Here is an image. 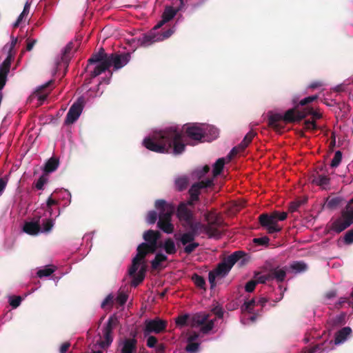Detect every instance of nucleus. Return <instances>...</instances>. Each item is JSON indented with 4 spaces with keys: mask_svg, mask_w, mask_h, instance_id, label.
I'll use <instances>...</instances> for the list:
<instances>
[{
    "mask_svg": "<svg viewBox=\"0 0 353 353\" xmlns=\"http://www.w3.org/2000/svg\"><path fill=\"white\" fill-rule=\"evenodd\" d=\"M182 139L181 132L177 128L170 127L144 139L143 143L152 152L177 155L183 152L185 148Z\"/></svg>",
    "mask_w": 353,
    "mask_h": 353,
    "instance_id": "obj_1",
    "label": "nucleus"
},
{
    "mask_svg": "<svg viewBox=\"0 0 353 353\" xmlns=\"http://www.w3.org/2000/svg\"><path fill=\"white\" fill-rule=\"evenodd\" d=\"M308 115H312L313 121L320 119L322 114L313 110L310 107H305L302 110L296 108L288 110L283 115L281 114H271L268 118V125L276 131H280L284 128V125L281 121L285 123L299 122Z\"/></svg>",
    "mask_w": 353,
    "mask_h": 353,
    "instance_id": "obj_2",
    "label": "nucleus"
},
{
    "mask_svg": "<svg viewBox=\"0 0 353 353\" xmlns=\"http://www.w3.org/2000/svg\"><path fill=\"white\" fill-rule=\"evenodd\" d=\"M245 256V252L241 250L236 251L228 257L224 258L223 260L217 265L215 269L210 271L208 274V279L211 288L216 286L215 279L216 278L225 277L236 263H239L241 266L243 265L246 261Z\"/></svg>",
    "mask_w": 353,
    "mask_h": 353,
    "instance_id": "obj_3",
    "label": "nucleus"
},
{
    "mask_svg": "<svg viewBox=\"0 0 353 353\" xmlns=\"http://www.w3.org/2000/svg\"><path fill=\"white\" fill-rule=\"evenodd\" d=\"M155 208L159 211L157 226L165 233L171 234L174 231V225L171 223L172 216L175 211L173 204L167 203L163 199L157 200Z\"/></svg>",
    "mask_w": 353,
    "mask_h": 353,
    "instance_id": "obj_4",
    "label": "nucleus"
},
{
    "mask_svg": "<svg viewBox=\"0 0 353 353\" xmlns=\"http://www.w3.org/2000/svg\"><path fill=\"white\" fill-rule=\"evenodd\" d=\"M108 56L103 48H101L97 52L93 53L88 60L86 69L90 72V79L95 78L106 70H108ZM88 83H90L89 80Z\"/></svg>",
    "mask_w": 353,
    "mask_h": 353,
    "instance_id": "obj_5",
    "label": "nucleus"
},
{
    "mask_svg": "<svg viewBox=\"0 0 353 353\" xmlns=\"http://www.w3.org/2000/svg\"><path fill=\"white\" fill-rule=\"evenodd\" d=\"M288 214L285 212L274 211L270 214L263 213L258 217L261 227L265 228L268 234H274L281 231L282 228L279 225V221L286 219Z\"/></svg>",
    "mask_w": 353,
    "mask_h": 353,
    "instance_id": "obj_6",
    "label": "nucleus"
},
{
    "mask_svg": "<svg viewBox=\"0 0 353 353\" xmlns=\"http://www.w3.org/2000/svg\"><path fill=\"white\" fill-rule=\"evenodd\" d=\"M353 223V197L346 205L345 210L341 212V216L332 224V229L340 233L350 227Z\"/></svg>",
    "mask_w": 353,
    "mask_h": 353,
    "instance_id": "obj_7",
    "label": "nucleus"
},
{
    "mask_svg": "<svg viewBox=\"0 0 353 353\" xmlns=\"http://www.w3.org/2000/svg\"><path fill=\"white\" fill-rule=\"evenodd\" d=\"M205 221L207 224L204 229L210 237L218 236L220 235L219 228L223 224L221 216L215 210L207 211L204 214Z\"/></svg>",
    "mask_w": 353,
    "mask_h": 353,
    "instance_id": "obj_8",
    "label": "nucleus"
},
{
    "mask_svg": "<svg viewBox=\"0 0 353 353\" xmlns=\"http://www.w3.org/2000/svg\"><path fill=\"white\" fill-rule=\"evenodd\" d=\"M209 314L196 313L190 319V326L192 327H201V332L204 334H208L213 329L215 321V320H209Z\"/></svg>",
    "mask_w": 353,
    "mask_h": 353,
    "instance_id": "obj_9",
    "label": "nucleus"
},
{
    "mask_svg": "<svg viewBox=\"0 0 353 353\" xmlns=\"http://www.w3.org/2000/svg\"><path fill=\"white\" fill-rule=\"evenodd\" d=\"M145 327L143 329L144 336L150 333L159 334L164 332L168 326V321L156 317L153 319L145 321Z\"/></svg>",
    "mask_w": 353,
    "mask_h": 353,
    "instance_id": "obj_10",
    "label": "nucleus"
},
{
    "mask_svg": "<svg viewBox=\"0 0 353 353\" xmlns=\"http://www.w3.org/2000/svg\"><path fill=\"white\" fill-rule=\"evenodd\" d=\"M130 59V54L127 53H112L108 56V69L112 65L114 70H117L125 66Z\"/></svg>",
    "mask_w": 353,
    "mask_h": 353,
    "instance_id": "obj_11",
    "label": "nucleus"
},
{
    "mask_svg": "<svg viewBox=\"0 0 353 353\" xmlns=\"http://www.w3.org/2000/svg\"><path fill=\"white\" fill-rule=\"evenodd\" d=\"M213 184V180L212 179H207L206 180L194 183L192 185L188 191L190 198L192 199L193 201H199L201 190L211 187Z\"/></svg>",
    "mask_w": 353,
    "mask_h": 353,
    "instance_id": "obj_12",
    "label": "nucleus"
},
{
    "mask_svg": "<svg viewBox=\"0 0 353 353\" xmlns=\"http://www.w3.org/2000/svg\"><path fill=\"white\" fill-rule=\"evenodd\" d=\"M83 110L82 103L77 101L74 103L67 113L65 124L70 125L74 123L81 115Z\"/></svg>",
    "mask_w": 353,
    "mask_h": 353,
    "instance_id": "obj_13",
    "label": "nucleus"
},
{
    "mask_svg": "<svg viewBox=\"0 0 353 353\" xmlns=\"http://www.w3.org/2000/svg\"><path fill=\"white\" fill-rule=\"evenodd\" d=\"M40 219V216H34L32 221L25 222L23 231L29 235H37L41 232Z\"/></svg>",
    "mask_w": 353,
    "mask_h": 353,
    "instance_id": "obj_14",
    "label": "nucleus"
},
{
    "mask_svg": "<svg viewBox=\"0 0 353 353\" xmlns=\"http://www.w3.org/2000/svg\"><path fill=\"white\" fill-rule=\"evenodd\" d=\"M14 53H8L6 59L0 66V91L3 88L7 80V75L10 71L12 59Z\"/></svg>",
    "mask_w": 353,
    "mask_h": 353,
    "instance_id": "obj_15",
    "label": "nucleus"
},
{
    "mask_svg": "<svg viewBox=\"0 0 353 353\" xmlns=\"http://www.w3.org/2000/svg\"><path fill=\"white\" fill-rule=\"evenodd\" d=\"M176 216L180 221L185 223H190L191 219H193L194 215L192 211L189 209L188 204L181 202L176 210Z\"/></svg>",
    "mask_w": 353,
    "mask_h": 353,
    "instance_id": "obj_16",
    "label": "nucleus"
},
{
    "mask_svg": "<svg viewBox=\"0 0 353 353\" xmlns=\"http://www.w3.org/2000/svg\"><path fill=\"white\" fill-rule=\"evenodd\" d=\"M121 353H135L137 349V340L133 338L125 339L121 343Z\"/></svg>",
    "mask_w": 353,
    "mask_h": 353,
    "instance_id": "obj_17",
    "label": "nucleus"
},
{
    "mask_svg": "<svg viewBox=\"0 0 353 353\" xmlns=\"http://www.w3.org/2000/svg\"><path fill=\"white\" fill-rule=\"evenodd\" d=\"M185 133L189 138L194 141H201L205 137L202 128L195 125L188 126L185 129Z\"/></svg>",
    "mask_w": 353,
    "mask_h": 353,
    "instance_id": "obj_18",
    "label": "nucleus"
},
{
    "mask_svg": "<svg viewBox=\"0 0 353 353\" xmlns=\"http://www.w3.org/2000/svg\"><path fill=\"white\" fill-rule=\"evenodd\" d=\"M269 272L272 281L276 280V282L281 283L285 279L287 274V268H280L279 266H277L276 268L270 269Z\"/></svg>",
    "mask_w": 353,
    "mask_h": 353,
    "instance_id": "obj_19",
    "label": "nucleus"
},
{
    "mask_svg": "<svg viewBox=\"0 0 353 353\" xmlns=\"http://www.w3.org/2000/svg\"><path fill=\"white\" fill-rule=\"evenodd\" d=\"M180 1V6H179L177 8L174 9L172 6H166L165 8V10L162 14V19H163V22H168L171 19H172L174 16L176 14L177 12H179L180 10L182 9L184 3L183 0H179Z\"/></svg>",
    "mask_w": 353,
    "mask_h": 353,
    "instance_id": "obj_20",
    "label": "nucleus"
},
{
    "mask_svg": "<svg viewBox=\"0 0 353 353\" xmlns=\"http://www.w3.org/2000/svg\"><path fill=\"white\" fill-rule=\"evenodd\" d=\"M158 41L159 39H157V34L152 30L148 34H143L142 37L139 39L140 45L143 47H148Z\"/></svg>",
    "mask_w": 353,
    "mask_h": 353,
    "instance_id": "obj_21",
    "label": "nucleus"
},
{
    "mask_svg": "<svg viewBox=\"0 0 353 353\" xmlns=\"http://www.w3.org/2000/svg\"><path fill=\"white\" fill-rule=\"evenodd\" d=\"M103 339L99 342V345L102 348H108L113 341L112 330L110 328L103 327Z\"/></svg>",
    "mask_w": 353,
    "mask_h": 353,
    "instance_id": "obj_22",
    "label": "nucleus"
},
{
    "mask_svg": "<svg viewBox=\"0 0 353 353\" xmlns=\"http://www.w3.org/2000/svg\"><path fill=\"white\" fill-rule=\"evenodd\" d=\"M189 185V178L185 175L176 177L174 180L175 189L179 192L185 190Z\"/></svg>",
    "mask_w": 353,
    "mask_h": 353,
    "instance_id": "obj_23",
    "label": "nucleus"
},
{
    "mask_svg": "<svg viewBox=\"0 0 353 353\" xmlns=\"http://www.w3.org/2000/svg\"><path fill=\"white\" fill-rule=\"evenodd\" d=\"M161 237V233L157 230H149L143 233V238L145 243H157Z\"/></svg>",
    "mask_w": 353,
    "mask_h": 353,
    "instance_id": "obj_24",
    "label": "nucleus"
},
{
    "mask_svg": "<svg viewBox=\"0 0 353 353\" xmlns=\"http://www.w3.org/2000/svg\"><path fill=\"white\" fill-rule=\"evenodd\" d=\"M352 330L350 327H345L336 333L335 344H340L344 342L347 337L351 334Z\"/></svg>",
    "mask_w": 353,
    "mask_h": 353,
    "instance_id": "obj_25",
    "label": "nucleus"
},
{
    "mask_svg": "<svg viewBox=\"0 0 353 353\" xmlns=\"http://www.w3.org/2000/svg\"><path fill=\"white\" fill-rule=\"evenodd\" d=\"M59 159L55 157H51L47 161L44 166V172L46 173H50L55 171L59 166Z\"/></svg>",
    "mask_w": 353,
    "mask_h": 353,
    "instance_id": "obj_26",
    "label": "nucleus"
},
{
    "mask_svg": "<svg viewBox=\"0 0 353 353\" xmlns=\"http://www.w3.org/2000/svg\"><path fill=\"white\" fill-rule=\"evenodd\" d=\"M330 179L327 176L319 174L316 176H314L312 179V183L316 184V185L325 188V186L330 184Z\"/></svg>",
    "mask_w": 353,
    "mask_h": 353,
    "instance_id": "obj_27",
    "label": "nucleus"
},
{
    "mask_svg": "<svg viewBox=\"0 0 353 353\" xmlns=\"http://www.w3.org/2000/svg\"><path fill=\"white\" fill-rule=\"evenodd\" d=\"M145 245L146 243H141L138 245L137 249V253L134 257L142 263L145 262V258L149 254L148 250L145 248Z\"/></svg>",
    "mask_w": 353,
    "mask_h": 353,
    "instance_id": "obj_28",
    "label": "nucleus"
},
{
    "mask_svg": "<svg viewBox=\"0 0 353 353\" xmlns=\"http://www.w3.org/2000/svg\"><path fill=\"white\" fill-rule=\"evenodd\" d=\"M256 134V133L254 132L253 130H250V132H248L243 138V141L239 144V148H241V150H244L252 142L253 138L255 137Z\"/></svg>",
    "mask_w": 353,
    "mask_h": 353,
    "instance_id": "obj_29",
    "label": "nucleus"
},
{
    "mask_svg": "<svg viewBox=\"0 0 353 353\" xmlns=\"http://www.w3.org/2000/svg\"><path fill=\"white\" fill-rule=\"evenodd\" d=\"M343 199L341 196L328 197L325 202V206L327 208L333 210L336 208L342 202Z\"/></svg>",
    "mask_w": 353,
    "mask_h": 353,
    "instance_id": "obj_30",
    "label": "nucleus"
},
{
    "mask_svg": "<svg viewBox=\"0 0 353 353\" xmlns=\"http://www.w3.org/2000/svg\"><path fill=\"white\" fill-rule=\"evenodd\" d=\"M225 159L219 158L216 160L213 165V176L214 177L219 176L223 170L225 165Z\"/></svg>",
    "mask_w": 353,
    "mask_h": 353,
    "instance_id": "obj_31",
    "label": "nucleus"
},
{
    "mask_svg": "<svg viewBox=\"0 0 353 353\" xmlns=\"http://www.w3.org/2000/svg\"><path fill=\"white\" fill-rule=\"evenodd\" d=\"M167 260V256L162 253H158L156 254L154 259L151 261V267L153 270H157L159 268L161 263Z\"/></svg>",
    "mask_w": 353,
    "mask_h": 353,
    "instance_id": "obj_32",
    "label": "nucleus"
},
{
    "mask_svg": "<svg viewBox=\"0 0 353 353\" xmlns=\"http://www.w3.org/2000/svg\"><path fill=\"white\" fill-rule=\"evenodd\" d=\"M163 248L168 254H174L176 252L174 242L171 238H168L165 241Z\"/></svg>",
    "mask_w": 353,
    "mask_h": 353,
    "instance_id": "obj_33",
    "label": "nucleus"
},
{
    "mask_svg": "<svg viewBox=\"0 0 353 353\" xmlns=\"http://www.w3.org/2000/svg\"><path fill=\"white\" fill-rule=\"evenodd\" d=\"M195 236L196 235L193 232L189 231L188 232L183 233L181 236L179 241L183 245H185L188 243L194 242Z\"/></svg>",
    "mask_w": 353,
    "mask_h": 353,
    "instance_id": "obj_34",
    "label": "nucleus"
},
{
    "mask_svg": "<svg viewBox=\"0 0 353 353\" xmlns=\"http://www.w3.org/2000/svg\"><path fill=\"white\" fill-rule=\"evenodd\" d=\"M290 268L296 272H303L307 270V265L303 261H294L290 265Z\"/></svg>",
    "mask_w": 353,
    "mask_h": 353,
    "instance_id": "obj_35",
    "label": "nucleus"
},
{
    "mask_svg": "<svg viewBox=\"0 0 353 353\" xmlns=\"http://www.w3.org/2000/svg\"><path fill=\"white\" fill-rule=\"evenodd\" d=\"M255 305H258L257 301H256L254 299H252L251 300L245 301L241 307V310L243 312H248L251 313Z\"/></svg>",
    "mask_w": 353,
    "mask_h": 353,
    "instance_id": "obj_36",
    "label": "nucleus"
},
{
    "mask_svg": "<svg viewBox=\"0 0 353 353\" xmlns=\"http://www.w3.org/2000/svg\"><path fill=\"white\" fill-rule=\"evenodd\" d=\"M55 270L56 269L54 266L47 265L43 269L38 270L37 274L39 278L48 276L51 275Z\"/></svg>",
    "mask_w": 353,
    "mask_h": 353,
    "instance_id": "obj_37",
    "label": "nucleus"
},
{
    "mask_svg": "<svg viewBox=\"0 0 353 353\" xmlns=\"http://www.w3.org/2000/svg\"><path fill=\"white\" fill-rule=\"evenodd\" d=\"M307 199L306 198L302 199L296 200L290 203L289 210L291 212H294L298 210V209L305 203H306Z\"/></svg>",
    "mask_w": 353,
    "mask_h": 353,
    "instance_id": "obj_38",
    "label": "nucleus"
},
{
    "mask_svg": "<svg viewBox=\"0 0 353 353\" xmlns=\"http://www.w3.org/2000/svg\"><path fill=\"white\" fill-rule=\"evenodd\" d=\"M175 32L174 27L169 28L168 30L162 32H158L157 34V39L159 41H163L172 35V34Z\"/></svg>",
    "mask_w": 353,
    "mask_h": 353,
    "instance_id": "obj_39",
    "label": "nucleus"
},
{
    "mask_svg": "<svg viewBox=\"0 0 353 353\" xmlns=\"http://www.w3.org/2000/svg\"><path fill=\"white\" fill-rule=\"evenodd\" d=\"M74 48V44L72 42L68 43L66 46L63 48V50L62 52V57L61 59L63 61H68V60L70 58V54L71 53V51L72 48Z\"/></svg>",
    "mask_w": 353,
    "mask_h": 353,
    "instance_id": "obj_40",
    "label": "nucleus"
},
{
    "mask_svg": "<svg viewBox=\"0 0 353 353\" xmlns=\"http://www.w3.org/2000/svg\"><path fill=\"white\" fill-rule=\"evenodd\" d=\"M192 279L194 284L201 289H205V281L204 278L197 274H194L192 276Z\"/></svg>",
    "mask_w": 353,
    "mask_h": 353,
    "instance_id": "obj_41",
    "label": "nucleus"
},
{
    "mask_svg": "<svg viewBox=\"0 0 353 353\" xmlns=\"http://www.w3.org/2000/svg\"><path fill=\"white\" fill-rule=\"evenodd\" d=\"M142 262L138 260V259L133 258L132 261V265L128 270V273L130 276H134L136 274L137 271L138 270L139 265Z\"/></svg>",
    "mask_w": 353,
    "mask_h": 353,
    "instance_id": "obj_42",
    "label": "nucleus"
},
{
    "mask_svg": "<svg viewBox=\"0 0 353 353\" xmlns=\"http://www.w3.org/2000/svg\"><path fill=\"white\" fill-rule=\"evenodd\" d=\"M142 262L138 260V259L133 258L132 261V265L128 270V273L130 276H134L136 274L137 271L138 270L139 265Z\"/></svg>",
    "mask_w": 353,
    "mask_h": 353,
    "instance_id": "obj_43",
    "label": "nucleus"
},
{
    "mask_svg": "<svg viewBox=\"0 0 353 353\" xmlns=\"http://www.w3.org/2000/svg\"><path fill=\"white\" fill-rule=\"evenodd\" d=\"M254 278L257 283H265L267 281H272L270 272L265 274L257 273L255 274Z\"/></svg>",
    "mask_w": 353,
    "mask_h": 353,
    "instance_id": "obj_44",
    "label": "nucleus"
},
{
    "mask_svg": "<svg viewBox=\"0 0 353 353\" xmlns=\"http://www.w3.org/2000/svg\"><path fill=\"white\" fill-rule=\"evenodd\" d=\"M53 83V81L52 80H50L48 82H47L46 84H44L43 85H42L40 88H39L38 90H37L36 91V95L38 97V100L41 102H43V101L46 100V99L47 98V94H40V92L46 88L47 87H48L49 85H50L52 83Z\"/></svg>",
    "mask_w": 353,
    "mask_h": 353,
    "instance_id": "obj_45",
    "label": "nucleus"
},
{
    "mask_svg": "<svg viewBox=\"0 0 353 353\" xmlns=\"http://www.w3.org/2000/svg\"><path fill=\"white\" fill-rule=\"evenodd\" d=\"M43 230L41 232H50L52 227L54 226V221L52 219H46L43 220Z\"/></svg>",
    "mask_w": 353,
    "mask_h": 353,
    "instance_id": "obj_46",
    "label": "nucleus"
},
{
    "mask_svg": "<svg viewBox=\"0 0 353 353\" xmlns=\"http://www.w3.org/2000/svg\"><path fill=\"white\" fill-rule=\"evenodd\" d=\"M342 160V152L340 150H337L334 156V158L332 159L331 161V167L332 168H336L341 163Z\"/></svg>",
    "mask_w": 353,
    "mask_h": 353,
    "instance_id": "obj_47",
    "label": "nucleus"
},
{
    "mask_svg": "<svg viewBox=\"0 0 353 353\" xmlns=\"http://www.w3.org/2000/svg\"><path fill=\"white\" fill-rule=\"evenodd\" d=\"M184 246V252L187 254H190L199 246V243L194 241Z\"/></svg>",
    "mask_w": 353,
    "mask_h": 353,
    "instance_id": "obj_48",
    "label": "nucleus"
},
{
    "mask_svg": "<svg viewBox=\"0 0 353 353\" xmlns=\"http://www.w3.org/2000/svg\"><path fill=\"white\" fill-rule=\"evenodd\" d=\"M199 345L198 342H188L185 350L189 353H195L198 351Z\"/></svg>",
    "mask_w": 353,
    "mask_h": 353,
    "instance_id": "obj_49",
    "label": "nucleus"
},
{
    "mask_svg": "<svg viewBox=\"0 0 353 353\" xmlns=\"http://www.w3.org/2000/svg\"><path fill=\"white\" fill-rule=\"evenodd\" d=\"M270 239L267 236L263 237L254 238L253 242L259 245L267 246L269 244Z\"/></svg>",
    "mask_w": 353,
    "mask_h": 353,
    "instance_id": "obj_50",
    "label": "nucleus"
},
{
    "mask_svg": "<svg viewBox=\"0 0 353 353\" xmlns=\"http://www.w3.org/2000/svg\"><path fill=\"white\" fill-rule=\"evenodd\" d=\"M119 323V321L117 318L113 315L108 319V321L105 326V327L110 328L113 330L114 327H115Z\"/></svg>",
    "mask_w": 353,
    "mask_h": 353,
    "instance_id": "obj_51",
    "label": "nucleus"
},
{
    "mask_svg": "<svg viewBox=\"0 0 353 353\" xmlns=\"http://www.w3.org/2000/svg\"><path fill=\"white\" fill-rule=\"evenodd\" d=\"M189 316L188 314L179 316L176 319V324L179 326H185L187 324Z\"/></svg>",
    "mask_w": 353,
    "mask_h": 353,
    "instance_id": "obj_52",
    "label": "nucleus"
},
{
    "mask_svg": "<svg viewBox=\"0 0 353 353\" xmlns=\"http://www.w3.org/2000/svg\"><path fill=\"white\" fill-rule=\"evenodd\" d=\"M185 225L190 228V232H193L195 235H196L199 228L201 226L199 222L194 223L193 219H191L190 223H185Z\"/></svg>",
    "mask_w": 353,
    "mask_h": 353,
    "instance_id": "obj_53",
    "label": "nucleus"
},
{
    "mask_svg": "<svg viewBox=\"0 0 353 353\" xmlns=\"http://www.w3.org/2000/svg\"><path fill=\"white\" fill-rule=\"evenodd\" d=\"M157 212L154 210L150 211L147 215V221L150 224H154L157 219Z\"/></svg>",
    "mask_w": 353,
    "mask_h": 353,
    "instance_id": "obj_54",
    "label": "nucleus"
},
{
    "mask_svg": "<svg viewBox=\"0 0 353 353\" xmlns=\"http://www.w3.org/2000/svg\"><path fill=\"white\" fill-rule=\"evenodd\" d=\"M22 299L21 296H12L10 299L9 303L13 308H17L21 304Z\"/></svg>",
    "mask_w": 353,
    "mask_h": 353,
    "instance_id": "obj_55",
    "label": "nucleus"
},
{
    "mask_svg": "<svg viewBox=\"0 0 353 353\" xmlns=\"http://www.w3.org/2000/svg\"><path fill=\"white\" fill-rule=\"evenodd\" d=\"M48 179L45 175H42L39 177V179L37 180V183H35V188L37 190H43V186L45 183L47 182Z\"/></svg>",
    "mask_w": 353,
    "mask_h": 353,
    "instance_id": "obj_56",
    "label": "nucleus"
},
{
    "mask_svg": "<svg viewBox=\"0 0 353 353\" xmlns=\"http://www.w3.org/2000/svg\"><path fill=\"white\" fill-rule=\"evenodd\" d=\"M57 204H58V201L55 199H53L52 198V196H50L48 199L47 202H46V211L49 212V213L51 215L52 213V206L57 205Z\"/></svg>",
    "mask_w": 353,
    "mask_h": 353,
    "instance_id": "obj_57",
    "label": "nucleus"
},
{
    "mask_svg": "<svg viewBox=\"0 0 353 353\" xmlns=\"http://www.w3.org/2000/svg\"><path fill=\"white\" fill-rule=\"evenodd\" d=\"M344 242L347 245L352 244L353 243V228L348 230L344 236Z\"/></svg>",
    "mask_w": 353,
    "mask_h": 353,
    "instance_id": "obj_58",
    "label": "nucleus"
},
{
    "mask_svg": "<svg viewBox=\"0 0 353 353\" xmlns=\"http://www.w3.org/2000/svg\"><path fill=\"white\" fill-rule=\"evenodd\" d=\"M317 98H318L317 95L309 96V97H305V99L301 100V101L299 102V104L302 106L305 105L308 103H310L314 101L315 100L317 99Z\"/></svg>",
    "mask_w": 353,
    "mask_h": 353,
    "instance_id": "obj_59",
    "label": "nucleus"
},
{
    "mask_svg": "<svg viewBox=\"0 0 353 353\" xmlns=\"http://www.w3.org/2000/svg\"><path fill=\"white\" fill-rule=\"evenodd\" d=\"M257 284V281L255 280H250L249 281L245 286V290L248 292H252L255 289V287Z\"/></svg>",
    "mask_w": 353,
    "mask_h": 353,
    "instance_id": "obj_60",
    "label": "nucleus"
},
{
    "mask_svg": "<svg viewBox=\"0 0 353 353\" xmlns=\"http://www.w3.org/2000/svg\"><path fill=\"white\" fill-rule=\"evenodd\" d=\"M304 128L306 130H317V125L314 121L306 120L304 121Z\"/></svg>",
    "mask_w": 353,
    "mask_h": 353,
    "instance_id": "obj_61",
    "label": "nucleus"
},
{
    "mask_svg": "<svg viewBox=\"0 0 353 353\" xmlns=\"http://www.w3.org/2000/svg\"><path fill=\"white\" fill-rule=\"evenodd\" d=\"M348 303L349 306H352V303L350 301L347 297H341L339 301L336 303V307L341 308L343 304Z\"/></svg>",
    "mask_w": 353,
    "mask_h": 353,
    "instance_id": "obj_62",
    "label": "nucleus"
},
{
    "mask_svg": "<svg viewBox=\"0 0 353 353\" xmlns=\"http://www.w3.org/2000/svg\"><path fill=\"white\" fill-rule=\"evenodd\" d=\"M127 300H128V295L125 294V293H119L116 299L117 302L121 306L125 305Z\"/></svg>",
    "mask_w": 353,
    "mask_h": 353,
    "instance_id": "obj_63",
    "label": "nucleus"
},
{
    "mask_svg": "<svg viewBox=\"0 0 353 353\" xmlns=\"http://www.w3.org/2000/svg\"><path fill=\"white\" fill-rule=\"evenodd\" d=\"M210 171V167L208 165L203 166L201 170H198L196 171V176L199 179L204 176L208 172Z\"/></svg>",
    "mask_w": 353,
    "mask_h": 353,
    "instance_id": "obj_64",
    "label": "nucleus"
}]
</instances>
